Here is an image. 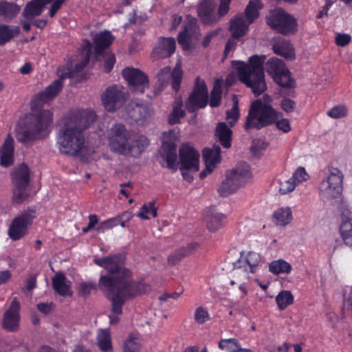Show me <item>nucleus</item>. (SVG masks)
<instances>
[{
  "instance_id": "nucleus-1",
  "label": "nucleus",
  "mask_w": 352,
  "mask_h": 352,
  "mask_svg": "<svg viewBox=\"0 0 352 352\" xmlns=\"http://www.w3.org/2000/svg\"><path fill=\"white\" fill-rule=\"evenodd\" d=\"M126 259L124 253L94 259V263L107 272L100 276L98 287L111 302L113 315L109 316V320L112 324L118 322V315L122 314L126 300L141 296L149 289L146 283L132 279L131 271L124 266Z\"/></svg>"
},
{
  "instance_id": "nucleus-2",
  "label": "nucleus",
  "mask_w": 352,
  "mask_h": 352,
  "mask_svg": "<svg viewBox=\"0 0 352 352\" xmlns=\"http://www.w3.org/2000/svg\"><path fill=\"white\" fill-rule=\"evenodd\" d=\"M53 114L49 110L42 109L37 113L26 114L19 122L16 128V138L19 142L27 143L41 139L48 133L52 124Z\"/></svg>"
},
{
  "instance_id": "nucleus-3",
  "label": "nucleus",
  "mask_w": 352,
  "mask_h": 352,
  "mask_svg": "<svg viewBox=\"0 0 352 352\" xmlns=\"http://www.w3.org/2000/svg\"><path fill=\"white\" fill-rule=\"evenodd\" d=\"M264 56H250L248 64L234 60L232 67L239 76L240 81L252 89L255 96H258L267 89L263 69Z\"/></svg>"
},
{
  "instance_id": "nucleus-4",
  "label": "nucleus",
  "mask_w": 352,
  "mask_h": 352,
  "mask_svg": "<svg viewBox=\"0 0 352 352\" xmlns=\"http://www.w3.org/2000/svg\"><path fill=\"white\" fill-rule=\"evenodd\" d=\"M109 142L111 151L133 157H139L149 144V140L144 135L132 139L125 125L120 123L111 128Z\"/></svg>"
},
{
  "instance_id": "nucleus-5",
  "label": "nucleus",
  "mask_w": 352,
  "mask_h": 352,
  "mask_svg": "<svg viewBox=\"0 0 352 352\" xmlns=\"http://www.w3.org/2000/svg\"><path fill=\"white\" fill-rule=\"evenodd\" d=\"M278 112L270 104L263 103L256 100L250 106L246 122L244 125L245 130L250 129H261L276 123V127L284 133L290 131L289 122L286 118L278 120Z\"/></svg>"
},
{
  "instance_id": "nucleus-6",
  "label": "nucleus",
  "mask_w": 352,
  "mask_h": 352,
  "mask_svg": "<svg viewBox=\"0 0 352 352\" xmlns=\"http://www.w3.org/2000/svg\"><path fill=\"white\" fill-rule=\"evenodd\" d=\"M57 144L61 153L78 156L84 146L85 138L80 130L74 129L66 123L65 127L60 130Z\"/></svg>"
},
{
  "instance_id": "nucleus-7",
  "label": "nucleus",
  "mask_w": 352,
  "mask_h": 352,
  "mask_svg": "<svg viewBox=\"0 0 352 352\" xmlns=\"http://www.w3.org/2000/svg\"><path fill=\"white\" fill-rule=\"evenodd\" d=\"M327 175L319 184L318 191L321 199L331 201L338 198L343 190L344 175L336 167L329 166Z\"/></svg>"
},
{
  "instance_id": "nucleus-8",
  "label": "nucleus",
  "mask_w": 352,
  "mask_h": 352,
  "mask_svg": "<svg viewBox=\"0 0 352 352\" xmlns=\"http://www.w3.org/2000/svg\"><path fill=\"white\" fill-rule=\"evenodd\" d=\"M12 182L14 185L13 201L21 204L30 196L28 187L30 182V171L25 163H21L16 166L10 173Z\"/></svg>"
},
{
  "instance_id": "nucleus-9",
  "label": "nucleus",
  "mask_w": 352,
  "mask_h": 352,
  "mask_svg": "<svg viewBox=\"0 0 352 352\" xmlns=\"http://www.w3.org/2000/svg\"><path fill=\"white\" fill-rule=\"evenodd\" d=\"M266 23L271 29L283 35L293 34L298 30L296 19L282 8L270 11Z\"/></svg>"
},
{
  "instance_id": "nucleus-10",
  "label": "nucleus",
  "mask_w": 352,
  "mask_h": 352,
  "mask_svg": "<svg viewBox=\"0 0 352 352\" xmlns=\"http://www.w3.org/2000/svg\"><path fill=\"white\" fill-rule=\"evenodd\" d=\"M70 76L69 73L62 74L60 78L54 80L44 90L34 95L30 102L31 110L33 111L38 110L45 104L51 102L55 98L63 89V80Z\"/></svg>"
},
{
  "instance_id": "nucleus-11",
  "label": "nucleus",
  "mask_w": 352,
  "mask_h": 352,
  "mask_svg": "<svg viewBox=\"0 0 352 352\" xmlns=\"http://www.w3.org/2000/svg\"><path fill=\"white\" fill-rule=\"evenodd\" d=\"M36 217V210L28 208L14 217L8 230L10 238L13 241H18L25 236Z\"/></svg>"
},
{
  "instance_id": "nucleus-12",
  "label": "nucleus",
  "mask_w": 352,
  "mask_h": 352,
  "mask_svg": "<svg viewBox=\"0 0 352 352\" xmlns=\"http://www.w3.org/2000/svg\"><path fill=\"white\" fill-rule=\"evenodd\" d=\"M101 100L107 111L114 112L125 103L126 94L122 85H113L106 89L101 96Z\"/></svg>"
},
{
  "instance_id": "nucleus-13",
  "label": "nucleus",
  "mask_w": 352,
  "mask_h": 352,
  "mask_svg": "<svg viewBox=\"0 0 352 352\" xmlns=\"http://www.w3.org/2000/svg\"><path fill=\"white\" fill-rule=\"evenodd\" d=\"M208 102V89L204 80L196 78L195 87L186 102V110L193 113L199 109L204 108Z\"/></svg>"
},
{
  "instance_id": "nucleus-14",
  "label": "nucleus",
  "mask_w": 352,
  "mask_h": 352,
  "mask_svg": "<svg viewBox=\"0 0 352 352\" xmlns=\"http://www.w3.org/2000/svg\"><path fill=\"white\" fill-rule=\"evenodd\" d=\"M122 74L134 94H143L149 86L148 76L138 69L128 67L122 70Z\"/></svg>"
},
{
  "instance_id": "nucleus-15",
  "label": "nucleus",
  "mask_w": 352,
  "mask_h": 352,
  "mask_svg": "<svg viewBox=\"0 0 352 352\" xmlns=\"http://www.w3.org/2000/svg\"><path fill=\"white\" fill-rule=\"evenodd\" d=\"M20 311V302L15 297L3 314L1 327L4 330L8 332H16L19 330L21 321Z\"/></svg>"
},
{
  "instance_id": "nucleus-16",
  "label": "nucleus",
  "mask_w": 352,
  "mask_h": 352,
  "mask_svg": "<svg viewBox=\"0 0 352 352\" xmlns=\"http://www.w3.org/2000/svg\"><path fill=\"white\" fill-rule=\"evenodd\" d=\"M96 116L94 111L88 109L78 110L72 112L67 117L68 125L74 129L82 131L89 128L96 120Z\"/></svg>"
},
{
  "instance_id": "nucleus-17",
  "label": "nucleus",
  "mask_w": 352,
  "mask_h": 352,
  "mask_svg": "<svg viewBox=\"0 0 352 352\" xmlns=\"http://www.w3.org/2000/svg\"><path fill=\"white\" fill-rule=\"evenodd\" d=\"M199 153L194 148L183 144L179 150V169H193L197 172L199 168Z\"/></svg>"
},
{
  "instance_id": "nucleus-18",
  "label": "nucleus",
  "mask_w": 352,
  "mask_h": 352,
  "mask_svg": "<svg viewBox=\"0 0 352 352\" xmlns=\"http://www.w3.org/2000/svg\"><path fill=\"white\" fill-rule=\"evenodd\" d=\"M197 15L205 25H212L219 21L214 0H202L197 6Z\"/></svg>"
},
{
  "instance_id": "nucleus-19",
  "label": "nucleus",
  "mask_w": 352,
  "mask_h": 352,
  "mask_svg": "<svg viewBox=\"0 0 352 352\" xmlns=\"http://www.w3.org/2000/svg\"><path fill=\"white\" fill-rule=\"evenodd\" d=\"M261 263V255L254 251L248 252L243 251L240 253V257L237 261L239 268H243L248 273L255 274Z\"/></svg>"
},
{
  "instance_id": "nucleus-20",
  "label": "nucleus",
  "mask_w": 352,
  "mask_h": 352,
  "mask_svg": "<svg viewBox=\"0 0 352 352\" xmlns=\"http://www.w3.org/2000/svg\"><path fill=\"white\" fill-rule=\"evenodd\" d=\"M176 42L172 37L161 36L153 50V56L156 58H165L171 56L175 52Z\"/></svg>"
},
{
  "instance_id": "nucleus-21",
  "label": "nucleus",
  "mask_w": 352,
  "mask_h": 352,
  "mask_svg": "<svg viewBox=\"0 0 352 352\" xmlns=\"http://www.w3.org/2000/svg\"><path fill=\"white\" fill-rule=\"evenodd\" d=\"M342 223L340 234L344 243L352 248V212L346 208L341 210Z\"/></svg>"
},
{
  "instance_id": "nucleus-22",
  "label": "nucleus",
  "mask_w": 352,
  "mask_h": 352,
  "mask_svg": "<svg viewBox=\"0 0 352 352\" xmlns=\"http://www.w3.org/2000/svg\"><path fill=\"white\" fill-rule=\"evenodd\" d=\"M14 141L10 134H8L3 144L0 147V166L8 168L14 162Z\"/></svg>"
},
{
  "instance_id": "nucleus-23",
  "label": "nucleus",
  "mask_w": 352,
  "mask_h": 352,
  "mask_svg": "<svg viewBox=\"0 0 352 352\" xmlns=\"http://www.w3.org/2000/svg\"><path fill=\"white\" fill-rule=\"evenodd\" d=\"M53 289L58 295L66 297L72 296V283L61 272H57L52 278Z\"/></svg>"
},
{
  "instance_id": "nucleus-24",
  "label": "nucleus",
  "mask_w": 352,
  "mask_h": 352,
  "mask_svg": "<svg viewBox=\"0 0 352 352\" xmlns=\"http://www.w3.org/2000/svg\"><path fill=\"white\" fill-rule=\"evenodd\" d=\"M205 220L208 230L210 232H217L225 226L227 217L221 212L208 209L206 213Z\"/></svg>"
},
{
  "instance_id": "nucleus-25",
  "label": "nucleus",
  "mask_w": 352,
  "mask_h": 352,
  "mask_svg": "<svg viewBox=\"0 0 352 352\" xmlns=\"http://www.w3.org/2000/svg\"><path fill=\"white\" fill-rule=\"evenodd\" d=\"M278 75L280 77V80L274 81L281 87L280 92L284 93L286 96H291L294 98L296 96L295 88L296 83L295 79L292 77V73L287 68Z\"/></svg>"
},
{
  "instance_id": "nucleus-26",
  "label": "nucleus",
  "mask_w": 352,
  "mask_h": 352,
  "mask_svg": "<svg viewBox=\"0 0 352 352\" xmlns=\"http://www.w3.org/2000/svg\"><path fill=\"white\" fill-rule=\"evenodd\" d=\"M163 154L162 157L166 163V167L173 171L178 169L177 163V146L173 142H166L163 143Z\"/></svg>"
},
{
  "instance_id": "nucleus-27",
  "label": "nucleus",
  "mask_w": 352,
  "mask_h": 352,
  "mask_svg": "<svg viewBox=\"0 0 352 352\" xmlns=\"http://www.w3.org/2000/svg\"><path fill=\"white\" fill-rule=\"evenodd\" d=\"M221 153L220 146L216 144H214L211 148H206L203 150L202 156L209 173H212L216 164L221 162Z\"/></svg>"
},
{
  "instance_id": "nucleus-28",
  "label": "nucleus",
  "mask_w": 352,
  "mask_h": 352,
  "mask_svg": "<svg viewBox=\"0 0 352 352\" xmlns=\"http://www.w3.org/2000/svg\"><path fill=\"white\" fill-rule=\"evenodd\" d=\"M249 21L245 19L243 14L234 16L230 23V31L234 38H239L243 37L248 31Z\"/></svg>"
},
{
  "instance_id": "nucleus-29",
  "label": "nucleus",
  "mask_w": 352,
  "mask_h": 352,
  "mask_svg": "<svg viewBox=\"0 0 352 352\" xmlns=\"http://www.w3.org/2000/svg\"><path fill=\"white\" fill-rule=\"evenodd\" d=\"M114 37L109 31L100 32L94 37V52L97 56L102 55L105 49L113 43Z\"/></svg>"
},
{
  "instance_id": "nucleus-30",
  "label": "nucleus",
  "mask_w": 352,
  "mask_h": 352,
  "mask_svg": "<svg viewBox=\"0 0 352 352\" xmlns=\"http://www.w3.org/2000/svg\"><path fill=\"white\" fill-rule=\"evenodd\" d=\"M197 243H190L185 247H182L170 253L167 262L169 265L174 266L179 264L185 257L190 254L197 248Z\"/></svg>"
},
{
  "instance_id": "nucleus-31",
  "label": "nucleus",
  "mask_w": 352,
  "mask_h": 352,
  "mask_svg": "<svg viewBox=\"0 0 352 352\" xmlns=\"http://www.w3.org/2000/svg\"><path fill=\"white\" fill-rule=\"evenodd\" d=\"M274 52L287 60H293L295 58L294 48L289 40L279 39L277 40L272 46Z\"/></svg>"
},
{
  "instance_id": "nucleus-32",
  "label": "nucleus",
  "mask_w": 352,
  "mask_h": 352,
  "mask_svg": "<svg viewBox=\"0 0 352 352\" xmlns=\"http://www.w3.org/2000/svg\"><path fill=\"white\" fill-rule=\"evenodd\" d=\"M234 173L227 171L226 173V179L222 181L218 188V192L222 197L228 196L235 192L241 186L238 183L232 176Z\"/></svg>"
},
{
  "instance_id": "nucleus-33",
  "label": "nucleus",
  "mask_w": 352,
  "mask_h": 352,
  "mask_svg": "<svg viewBox=\"0 0 352 352\" xmlns=\"http://www.w3.org/2000/svg\"><path fill=\"white\" fill-rule=\"evenodd\" d=\"M215 136L223 148H229L232 145V131L226 122H219L215 129Z\"/></svg>"
},
{
  "instance_id": "nucleus-34",
  "label": "nucleus",
  "mask_w": 352,
  "mask_h": 352,
  "mask_svg": "<svg viewBox=\"0 0 352 352\" xmlns=\"http://www.w3.org/2000/svg\"><path fill=\"white\" fill-rule=\"evenodd\" d=\"M53 0H33L28 2L23 11V16L29 19L32 16H40L43 12L47 4L51 3Z\"/></svg>"
},
{
  "instance_id": "nucleus-35",
  "label": "nucleus",
  "mask_w": 352,
  "mask_h": 352,
  "mask_svg": "<svg viewBox=\"0 0 352 352\" xmlns=\"http://www.w3.org/2000/svg\"><path fill=\"white\" fill-rule=\"evenodd\" d=\"M128 114L135 122L142 124L149 116V112L145 105L131 102L128 107Z\"/></svg>"
},
{
  "instance_id": "nucleus-36",
  "label": "nucleus",
  "mask_w": 352,
  "mask_h": 352,
  "mask_svg": "<svg viewBox=\"0 0 352 352\" xmlns=\"http://www.w3.org/2000/svg\"><path fill=\"white\" fill-rule=\"evenodd\" d=\"M287 69L285 62L278 58H270L266 63V71L274 80H280L278 74Z\"/></svg>"
},
{
  "instance_id": "nucleus-37",
  "label": "nucleus",
  "mask_w": 352,
  "mask_h": 352,
  "mask_svg": "<svg viewBox=\"0 0 352 352\" xmlns=\"http://www.w3.org/2000/svg\"><path fill=\"white\" fill-rule=\"evenodd\" d=\"M19 34V26L0 23V46L6 45Z\"/></svg>"
},
{
  "instance_id": "nucleus-38",
  "label": "nucleus",
  "mask_w": 352,
  "mask_h": 352,
  "mask_svg": "<svg viewBox=\"0 0 352 352\" xmlns=\"http://www.w3.org/2000/svg\"><path fill=\"white\" fill-rule=\"evenodd\" d=\"M218 347L226 352H253L252 349L241 348L239 341L236 338L221 339Z\"/></svg>"
},
{
  "instance_id": "nucleus-39",
  "label": "nucleus",
  "mask_w": 352,
  "mask_h": 352,
  "mask_svg": "<svg viewBox=\"0 0 352 352\" xmlns=\"http://www.w3.org/2000/svg\"><path fill=\"white\" fill-rule=\"evenodd\" d=\"M261 4V0H250L248 2L243 15L245 16V19L249 21V24H252L258 18V10L262 8Z\"/></svg>"
},
{
  "instance_id": "nucleus-40",
  "label": "nucleus",
  "mask_w": 352,
  "mask_h": 352,
  "mask_svg": "<svg viewBox=\"0 0 352 352\" xmlns=\"http://www.w3.org/2000/svg\"><path fill=\"white\" fill-rule=\"evenodd\" d=\"M183 102L181 99L176 100L173 104V110L168 117V124L171 125L180 123V120L185 115V111L182 109Z\"/></svg>"
},
{
  "instance_id": "nucleus-41",
  "label": "nucleus",
  "mask_w": 352,
  "mask_h": 352,
  "mask_svg": "<svg viewBox=\"0 0 352 352\" xmlns=\"http://www.w3.org/2000/svg\"><path fill=\"white\" fill-rule=\"evenodd\" d=\"M20 11V8L16 4L7 1L0 2V16L6 20L14 18Z\"/></svg>"
},
{
  "instance_id": "nucleus-42",
  "label": "nucleus",
  "mask_w": 352,
  "mask_h": 352,
  "mask_svg": "<svg viewBox=\"0 0 352 352\" xmlns=\"http://www.w3.org/2000/svg\"><path fill=\"white\" fill-rule=\"evenodd\" d=\"M97 343L99 349L103 352L113 351L110 333L107 329L100 330L98 333Z\"/></svg>"
},
{
  "instance_id": "nucleus-43",
  "label": "nucleus",
  "mask_w": 352,
  "mask_h": 352,
  "mask_svg": "<svg viewBox=\"0 0 352 352\" xmlns=\"http://www.w3.org/2000/svg\"><path fill=\"white\" fill-rule=\"evenodd\" d=\"M273 217L277 225L285 226L292 221V212L289 208H281L274 212Z\"/></svg>"
},
{
  "instance_id": "nucleus-44",
  "label": "nucleus",
  "mask_w": 352,
  "mask_h": 352,
  "mask_svg": "<svg viewBox=\"0 0 352 352\" xmlns=\"http://www.w3.org/2000/svg\"><path fill=\"white\" fill-rule=\"evenodd\" d=\"M276 302L280 310L285 309L294 302V296L289 290H282L276 296Z\"/></svg>"
},
{
  "instance_id": "nucleus-45",
  "label": "nucleus",
  "mask_w": 352,
  "mask_h": 352,
  "mask_svg": "<svg viewBox=\"0 0 352 352\" xmlns=\"http://www.w3.org/2000/svg\"><path fill=\"white\" fill-rule=\"evenodd\" d=\"M269 270L274 274H289L292 271V266L287 261L279 259L270 263Z\"/></svg>"
},
{
  "instance_id": "nucleus-46",
  "label": "nucleus",
  "mask_w": 352,
  "mask_h": 352,
  "mask_svg": "<svg viewBox=\"0 0 352 352\" xmlns=\"http://www.w3.org/2000/svg\"><path fill=\"white\" fill-rule=\"evenodd\" d=\"M221 81L216 80L213 88L210 92V106L212 107H217L220 105L222 98Z\"/></svg>"
},
{
  "instance_id": "nucleus-47",
  "label": "nucleus",
  "mask_w": 352,
  "mask_h": 352,
  "mask_svg": "<svg viewBox=\"0 0 352 352\" xmlns=\"http://www.w3.org/2000/svg\"><path fill=\"white\" fill-rule=\"evenodd\" d=\"M230 173H234L232 175L238 183L242 186L245 183L247 179L250 178L252 175L248 164H244L242 168L237 167L235 169L229 170Z\"/></svg>"
},
{
  "instance_id": "nucleus-48",
  "label": "nucleus",
  "mask_w": 352,
  "mask_h": 352,
  "mask_svg": "<svg viewBox=\"0 0 352 352\" xmlns=\"http://www.w3.org/2000/svg\"><path fill=\"white\" fill-rule=\"evenodd\" d=\"M182 77H183V71L182 69L181 65L179 63H177L170 74L171 87H172V89L175 92H177L180 89Z\"/></svg>"
},
{
  "instance_id": "nucleus-49",
  "label": "nucleus",
  "mask_w": 352,
  "mask_h": 352,
  "mask_svg": "<svg viewBox=\"0 0 352 352\" xmlns=\"http://www.w3.org/2000/svg\"><path fill=\"white\" fill-rule=\"evenodd\" d=\"M157 208L155 207V201H149L148 204H144L140 208V212L137 216L142 219H149V217L146 215L151 214V216L155 218L157 217Z\"/></svg>"
},
{
  "instance_id": "nucleus-50",
  "label": "nucleus",
  "mask_w": 352,
  "mask_h": 352,
  "mask_svg": "<svg viewBox=\"0 0 352 352\" xmlns=\"http://www.w3.org/2000/svg\"><path fill=\"white\" fill-rule=\"evenodd\" d=\"M348 112V108L344 104H338L329 109L327 115L333 119H340L345 118Z\"/></svg>"
},
{
  "instance_id": "nucleus-51",
  "label": "nucleus",
  "mask_w": 352,
  "mask_h": 352,
  "mask_svg": "<svg viewBox=\"0 0 352 352\" xmlns=\"http://www.w3.org/2000/svg\"><path fill=\"white\" fill-rule=\"evenodd\" d=\"M141 344L137 338H133L130 335L129 338L124 343V352H140Z\"/></svg>"
},
{
  "instance_id": "nucleus-52",
  "label": "nucleus",
  "mask_w": 352,
  "mask_h": 352,
  "mask_svg": "<svg viewBox=\"0 0 352 352\" xmlns=\"http://www.w3.org/2000/svg\"><path fill=\"white\" fill-rule=\"evenodd\" d=\"M280 94L283 97V99L280 102V107L286 113L293 112L296 109V102L289 98L288 97H289V96H286L283 92H280ZM290 97L292 96H290Z\"/></svg>"
},
{
  "instance_id": "nucleus-53",
  "label": "nucleus",
  "mask_w": 352,
  "mask_h": 352,
  "mask_svg": "<svg viewBox=\"0 0 352 352\" xmlns=\"http://www.w3.org/2000/svg\"><path fill=\"white\" fill-rule=\"evenodd\" d=\"M194 318L195 321L199 324L206 322L210 318L208 311L202 307H199L195 309Z\"/></svg>"
},
{
  "instance_id": "nucleus-54",
  "label": "nucleus",
  "mask_w": 352,
  "mask_h": 352,
  "mask_svg": "<svg viewBox=\"0 0 352 352\" xmlns=\"http://www.w3.org/2000/svg\"><path fill=\"white\" fill-rule=\"evenodd\" d=\"M296 186V182L290 177L289 179L280 183L279 192L281 195H286L292 192Z\"/></svg>"
},
{
  "instance_id": "nucleus-55",
  "label": "nucleus",
  "mask_w": 352,
  "mask_h": 352,
  "mask_svg": "<svg viewBox=\"0 0 352 352\" xmlns=\"http://www.w3.org/2000/svg\"><path fill=\"white\" fill-rule=\"evenodd\" d=\"M294 182H296V185L305 182L309 179V176L306 172L305 168L298 167L296 171L293 173L292 177Z\"/></svg>"
},
{
  "instance_id": "nucleus-56",
  "label": "nucleus",
  "mask_w": 352,
  "mask_h": 352,
  "mask_svg": "<svg viewBox=\"0 0 352 352\" xmlns=\"http://www.w3.org/2000/svg\"><path fill=\"white\" fill-rule=\"evenodd\" d=\"M116 56L112 53L105 54L104 56V70L106 73L109 74L113 69L116 63Z\"/></svg>"
},
{
  "instance_id": "nucleus-57",
  "label": "nucleus",
  "mask_w": 352,
  "mask_h": 352,
  "mask_svg": "<svg viewBox=\"0 0 352 352\" xmlns=\"http://www.w3.org/2000/svg\"><path fill=\"white\" fill-rule=\"evenodd\" d=\"M192 38L184 31H182L178 35L177 41L184 50H188L190 48Z\"/></svg>"
},
{
  "instance_id": "nucleus-58",
  "label": "nucleus",
  "mask_w": 352,
  "mask_h": 352,
  "mask_svg": "<svg viewBox=\"0 0 352 352\" xmlns=\"http://www.w3.org/2000/svg\"><path fill=\"white\" fill-rule=\"evenodd\" d=\"M198 30L199 28L197 24V20L195 19H192L184 25L183 31L193 38Z\"/></svg>"
},
{
  "instance_id": "nucleus-59",
  "label": "nucleus",
  "mask_w": 352,
  "mask_h": 352,
  "mask_svg": "<svg viewBox=\"0 0 352 352\" xmlns=\"http://www.w3.org/2000/svg\"><path fill=\"white\" fill-rule=\"evenodd\" d=\"M230 5V2L226 0H220V3L217 10L219 20L221 19V17L226 16L229 12Z\"/></svg>"
},
{
  "instance_id": "nucleus-60",
  "label": "nucleus",
  "mask_w": 352,
  "mask_h": 352,
  "mask_svg": "<svg viewBox=\"0 0 352 352\" xmlns=\"http://www.w3.org/2000/svg\"><path fill=\"white\" fill-rule=\"evenodd\" d=\"M95 288V285L91 283H81L79 285V295L87 297L91 294L93 289Z\"/></svg>"
},
{
  "instance_id": "nucleus-61",
  "label": "nucleus",
  "mask_w": 352,
  "mask_h": 352,
  "mask_svg": "<svg viewBox=\"0 0 352 352\" xmlns=\"http://www.w3.org/2000/svg\"><path fill=\"white\" fill-rule=\"evenodd\" d=\"M351 40V37L348 34H338L335 38V43L338 46L344 47L347 45Z\"/></svg>"
},
{
  "instance_id": "nucleus-62",
  "label": "nucleus",
  "mask_w": 352,
  "mask_h": 352,
  "mask_svg": "<svg viewBox=\"0 0 352 352\" xmlns=\"http://www.w3.org/2000/svg\"><path fill=\"white\" fill-rule=\"evenodd\" d=\"M268 144L264 140L261 139H254L252 141L251 146V151L253 153H256L257 152L264 150L267 148Z\"/></svg>"
},
{
  "instance_id": "nucleus-63",
  "label": "nucleus",
  "mask_w": 352,
  "mask_h": 352,
  "mask_svg": "<svg viewBox=\"0 0 352 352\" xmlns=\"http://www.w3.org/2000/svg\"><path fill=\"white\" fill-rule=\"evenodd\" d=\"M239 117V109L238 106V102L236 101L232 107V108L230 110H228L226 112V118L227 120H232L233 122H236Z\"/></svg>"
},
{
  "instance_id": "nucleus-64",
  "label": "nucleus",
  "mask_w": 352,
  "mask_h": 352,
  "mask_svg": "<svg viewBox=\"0 0 352 352\" xmlns=\"http://www.w3.org/2000/svg\"><path fill=\"white\" fill-rule=\"evenodd\" d=\"M67 0H54L50 8L49 16L53 18Z\"/></svg>"
}]
</instances>
